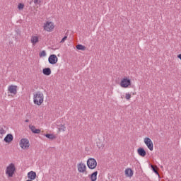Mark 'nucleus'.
<instances>
[{
    "mask_svg": "<svg viewBox=\"0 0 181 181\" xmlns=\"http://www.w3.org/2000/svg\"><path fill=\"white\" fill-rule=\"evenodd\" d=\"M42 73L45 76H50L52 74V69L50 68H45L42 69Z\"/></svg>",
    "mask_w": 181,
    "mask_h": 181,
    "instance_id": "17",
    "label": "nucleus"
},
{
    "mask_svg": "<svg viewBox=\"0 0 181 181\" xmlns=\"http://www.w3.org/2000/svg\"><path fill=\"white\" fill-rule=\"evenodd\" d=\"M6 131H5V129H4V128H1V129H0V134H1V135H4V134H6Z\"/></svg>",
    "mask_w": 181,
    "mask_h": 181,
    "instance_id": "27",
    "label": "nucleus"
},
{
    "mask_svg": "<svg viewBox=\"0 0 181 181\" xmlns=\"http://www.w3.org/2000/svg\"><path fill=\"white\" fill-rule=\"evenodd\" d=\"M44 29L47 30V32H52V30L54 29V24L53 22L47 21L44 25Z\"/></svg>",
    "mask_w": 181,
    "mask_h": 181,
    "instance_id": "6",
    "label": "nucleus"
},
{
    "mask_svg": "<svg viewBox=\"0 0 181 181\" xmlns=\"http://www.w3.org/2000/svg\"><path fill=\"white\" fill-rule=\"evenodd\" d=\"M125 98H126V100H131V94L130 93H126Z\"/></svg>",
    "mask_w": 181,
    "mask_h": 181,
    "instance_id": "25",
    "label": "nucleus"
},
{
    "mask_svg": "<svg viewBox=\"0 0 181 181\" xmlns=\"http://www.w3.org/2000/svg\"><path fill=\"white\" fill-rule=\"evenodd\" d=\"M16 168H15V164L11 163L6 170V174L8 175V177H13Z\"/></svg>",
    "mask_w": 181,
    "mask_h": 181,
    "instance_id": "2",
    "label": "nucleus"
},
{
    "mask_svg": "<svg viewBox=\"0 0 181 181\" xmlns=\"http://www.w3.org/2000/svg\"><path fill=\"white\" fill-rule=\"evenodd\" d=\"M45 136H46V138H48V139H56V136L54 135H53L52 134H44Z\"/></svg>",
    "mask_w": 181,
    "mask_h": 181,
    "instance_id": "20",
    "label": "nucleus"
},
{
    "mask_svg": "<svg viewBox=\"0 0 181 181\" xmlns=\"http://www.w3.org/2000/svg\"><path fill=\"white\" fill-rule=\"evenodd\" d=\"M8 90L9 93H11V94L16 95V94H17V93H18V86L11 85V86H8Z\"/></svg>",
    "mask_w": 181,
    "mask_h": 181,
    "instance_id": "10",
    "label": "nucleus"
},
{
    "mask_svg": "<svg viewBox=\"0 0 181 181\" xmlns=\"http://www.w3.org/2000/svg\"><path fill=\"white\" fill-rule=\"evenodd\" d=\"M58 61L59 58H57V56H56V54H51L48 58V62L49 64H56Z\"/></svg>",
    "mask_w": 181,
    "mask_h": 181,
    "instance_id": "9",
    "label": "nucleus"
},
{
    "mask_svg": "<svg viewBox=\"0 0 181 181\" xmlns=\"http://www.w3.org/2000/svg\"><path fill=\"white\" fill-rule=\"evenodd\" d=\"M58 129H59V131L64 132V131H66V127H64V124H60V125H59Z\"/></svg>",
    "mask_w": 181,
    "mask_h": 181,
    "instance_id": "21",
    "label": "nucleus"
},
{
    "mask_svg": "<svg viewBox=\"0 0 181 181\" xmlns=\"http://www.w3.org/2000/svg\"><path fill=\"white\" fill-rule=\"evenodd\" d=\"M20 146L22 149H29L30 144H29V139H21L20 141Z\"/></svg>",
    "mask_w": 181,
    "mask_h": 181,
    "instance_id": "4",
    "label": "nucleus"
},
{
    "mask_svg": "<svg viewBox=\"0 0 181 181\" xmlns=\"http://www.w3.org/2000/svg\"><path fill=\"white\" fill-rule=\"evenodd\" d=\"M144 144H146L149 150L153 151V142H152V140H151L149 137L144 139Z\"/></svg>",
    "mask_w": 181,
    "mask_h": 181,
    "instance_id": "8",
    "label": "nucleus"
},
{
    "mask_svg": "<svg viewBox=\"0 0 181 181\" xmlns=\"http://www.w3.org/2000/svg\"><path fill=\"white\" fill-rule=\"evenodd\" d=\"M76 49H77V50L84 51V50H86V46H84L81 44H78V45H76Z\"/></svg>",
    "mask_w": 181,
    "mask_h": 181,
    "instance_id": "19",
    "label": "nucleus"
},
{
    "mask_svg": "<svg viewBox=\"0 0 181 181\" xmlns=\"http://www.w3.org/2000/svg\"><path fill=\"white\" fill-rule=\"evenodd\" d=\"M98 175V171H95L92 174L89 175V177L91 181H96L97 180V175Z\"/></svg>",
    "mask_w": 181,
    "mask_h": 181,
    "instance_id": "16",
    "label": "nucleus"
},
{
    "mask_svg": "<svg viewBox=\"0 0 181 181\" xmlns=\"http://www.w3.org/2000/svg\"><path fill=\"white\" fill-rule=\"evenodd\" d=\"M177 58L181 60V54H180L177 55Z\"/></svg>",
    "mask_w": 181,
    "mask_h": 181,
    "instance_id": "30",
    "label": "nucleus"
},
{
    "mask_svg": "<svg viewBox=\"0 0 181 181\" xmlns=\"http://www.w3.org/2000/svg\"><path fill=\"white\" fill-rule=\"evenodd\" d=\"M16 32L17 35H18V36H21V30H19V29L16 30Z\"/></svg>",
    "mask_w": 181,
    "mask_h": 181,
    "instance_id": "29",
    "label": "nucleus"
},
{
    "mask_svg": "<svg viewBox=\"0 0 181 181\" xmlns=\"http://www.w3.org/2000/svg\"><path fill=\"white\" fill-rule=\"evenodd\" d=\"M87 166L89 169H95L97 168V160L95 158H90L87 160Z\"/></svg>",
    "mask_w": 181,
    "mask_h": 181,
    "instance_id": "3",
    "label": "nucleus"
},
{
    "mask_svg": "<svg viewBox=\"0 0 181 181\" xmlns=\"http://www.w3.org/2000/svg\"><path fill=\"white\" fill-rule=\"evenodd\" d=\"M137 153L139 156H141V158H145L146 156V151H145V148H139L137 149Z\"/></svg>",
    "mask_w": 181,
    "mask_h": 181,
    "instance_id": "11",
    "label": "nucleus"
},
{
    "mask_svg": "<svg viewBox=\"0 0 181 181\" xmlns=\"http://www.w3.org/2000/svg\"><path fill=\"white\" fill-rule=\"evenodd\" d=\"M28 177L30 180H35L36 179V172L30 171L28 173Z\"/></svg>",
    "mask_w": 181,
    "mask_h": 181,
    "instance_id": "13",
    "label": "nucleus"
},
{
    "mask_svg": "<svg viewBox=\"0 0 181 181\" xmlns=\"http://www.w3.org/2000/svg\"><path fill=\"white\" fill-rule=\"evenodd\" d=\"M29 128L33 134H40V129H36V127L33 125H29Z\"/></svg>",
    "mask_w": 181,
    "mask_h": 181,
    "instance_id": "14",
    "label": "nucleus"
},
{
    "mask_svg": "<svg viewBox=\"0 0 181 181\" xmlns=\"http://www.w3.org/2000/svg\"><path fill=\"white\" fill-rule=\"evenodd\" d=\"M120 86L122 88H128L131 86V79L128 78H124L120 82Z\"/></svg>",
    "mask_w": 181,
    "mask_h": 181,
    "instance_id": "5",
    "label": "nucleus"
},
{
    "mask_svg": "<svg viewBox=\"0 0 181 181\" xmlns=\"http://www.w3.org/2000/svg\"><path fill=\"white\" fill-rule=\"evenodd\" d=\"M67 40V36L65 35L61 40V43H64V42H66V40Z\"/></svg>",
    "mask_w": 181,
    "mask_h": 181,
    "instance_id": "26",
    "label": "nucleus"
},
{
    "mask_svg": "<svg viewBox=\"0 0 181 181\" xmlns=\"http://www.w3.org/2000/svg\"><path fill=\"white\" fill-rule=\"evenodd\" d=\"M40 57H46V51L43 50L39 53Z\"/></svg>",
    "mask_w": 181,
    "mask_h": 181,
    "instance_id": "23",
    "label": "nucleus"
},
{
    "mask_svg": "<svg viewBox=\"0 0 181 181\" xmlns=\"http://www.w3.org/2000/svg\"><path fill=\"white\" fill-rule=\"evenodd\" d=\"M37 42H39V37L33 36L31 37V42L33 43V45H36Z\"/></svg>",
    "mask_w": 181,
    "mask_h": 181,
    "instance_id": "18",
    "label": "nucleus"
},
{
    "mask_svg": "<svg viewBox=\"0 0 181 181\" xmlns=\"http://www.w3.org/2000/svg\"><path fill=\"white\" fill-rule=\"evenodd\" d=\"M25 122H29V119H25Z\"/></svg>",
    "mask_w": 181,
    "mask_h": 181,
    "instance_id": "31",
    "label": "nucleus"
},
{
    "mask_svg": "<svg viewBox=\"0 0 181 181\" xmlns=\"http://www.w3.org/2000/svg\"><path fill=\"white\" fill-rule=\"evenodd\" d=\"M24 8H25V4H23L22 3L18 4V8L20 11H22V9H23Z\"/></svg>",
    "mask_w": 181,
    "mask_h": 181,
    "instance_id": "22",
    "label": "nucleus"
},
{
    "mask_svg": "<svg viewBox=\"0 0 181 181\" xmlns=\"http://www.w3.org/2000/svg\"><path fill=\"white\" fill-rule=\"evenodd\" d=\"M34 104L36 105H42L43 104L44 95L40 91H37L36 94L34 95Z\"/></svg>",
    "mask_w": 181,
    "mask_h": 181,
    "instance_id": "1",
    "label": "nucleus"
},
{
    "mask_svg": "<svg viewBox=\"0 0 181 181\" xmlns=\"http://www.w3.org/2000/svg\"><path fill=\"white\" fill-rule=\"evenodd\" d=\"M35 5H39L40 4V0H34Z\"/></svg>",
    "mask_w": 181,
    "mask_h": 181,
    "instance_id": "28",
    "label": "nucleus"
},
{
    "mask_svg": "<svg viewBox=\"0 0 181 181\" xmlns=\"http://www.w3.org/2000/svg\"><path fill=\"white\" fill-rule=\"evenodd\" d=\"M151 168L153 172H154V173H156V175H159V173L158 172V170H156V168H155L153 165L151 164Z\"/></svg>",
    "mask_w": 181,
    "mask_h": 181,
    "instance_id": "24",
    "label": "nucleus"
},
{
    "mask_svg": "<svg viewBox=\"0 0 181 181\" xmlns=\"http://www.w3.org/2000/svg\"><path fill=\"white\" fill-rule=\"evenodd\" d=\"M4 142H6V144H9L11 142H12L13 141V135H12V134H8L4 139Z\"/></svg>",
    "mask_w": 181,
    "mask_h": 181,
    "instance_id": "12",
    "label": "nucleus"
},
{
    "mask_svg": "<svg viewBox=\"0 0 181 181\" xmlns=\"http://www.w3.org/2000/svg\"><path fill=\"white\" fill-rule=\"evenodd\" d=\"M77 168L79 173H86V175H87V166L84 163H79Z\"/></svg>",
    "mask_w": 181,
    "mask_h": 181,
    "instance_id": "7",
    "label": "nucleus"
},
{
    "mask_svg": "<svg viewBox=\"0 0 181 181\" xmlns=\"http://www.w3.org/2000/svg\"><path fill=\"white\" fill-rule=\"evenodd\" d=\"M124 172L126 176H127L128 177H132V176H134V171H132V169L131 168L126 169Z\"/></svg>",
    "mask_w": 181,
    "mask_h": 181,
    "instance_id": "15",
    "label": "nucleus"
}]
</instances>
